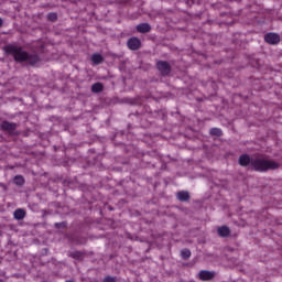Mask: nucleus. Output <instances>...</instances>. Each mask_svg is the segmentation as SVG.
Wrapping results in <instances>:
<instances>
[{"instance_id": "a211bd4d", "label": "nucleus", "mask_w": 282, "mask_h": 282, "mask_svg": "<svg viewBox=\"0 0 282 282\" xmlns=\"http://www.w3.org/2000/svg\"><path fill=\"white\" fill-rule=\"evenodd\" d=\"M102 282H116V279L108 276V278H105Z\"/></svg>"}, {"instance_id": "aec40b11", "label": "nucleus", "mask_w": 282, "mask_h": 282, "mask_svg": "<svg viewBox=\"0 0 282 282\" xmlns=\"http://www.w3.org/2000/svg\"><path fill=\"white\" fill-rule=\"evenodd\" d=\"M3 25V20L0 18V28Z\"/></svg>"}, {"instance_id": "7ed1b4c3", "label": "nucleus", "mask_w": 282, "mask_h": 282, "mask_svg": "<svg viewBox=\"0 0 282 282\" xmlns=\"http://www.w3.org/2000/svg\"><path fill=\"white\" fill-rule=\"evenodd\" d=\"M156 67L162 76H169V74H171V65L165 61L158 62Z\"/></svg>"}, {"instance_id": "1a4fd4ad", "label": "nucleus", "mask_w": 282, "mask_h": 282, "mask_svg": "<svg viewBox=\"0 0 282 282\" xmlns=\"http://www.w3.org/2000/svg\"><path fill=\"white\" fill-rule=\"evenodd\" d=\"M25 215H26V213H25V209H23V208H18L13 213V217L18 221H21V220L25 219Z\"/></svg>"}, {"instance_id": "f3484780", "label": "nucleus", "mask_w": 282, "mask_h": 282, "mask_svg": "<svg viewBox=\"0 0 282 282\" xmlns=\"http://www.w3.org/2000/svg\"><path fill=\"white\" fill-rule=\"evenodd\" d=\"M47 19L48 21H56L58 15L56 13H48Z\"/></svg>"}, {"instance_id": "0eeeda50", "label": "nucleus", "mask_w": 282, "mask_h": 282, "mask_svg": "<svg viewBox=\"0 0 282 282\" xmlns=\"http://www.w3.org/2000/svg\"><path fill=\"white\" fill-rule=\"evenodd\" d=\"M200 281H212L215 279V272L203 270L198 273Z\"/></svg>"}, {"instance_id": "9b49d317", "label": "nucleus", "mask_w": 282, "mask_h": 282, "mask_svg": "<svg viewBox=\"0 0 282 282\" xmlns=\"http://www.w3.org/2000/svg\"><path fill=\"white\" fill-rule=\"evenodd\" d=\"M176 197L178 202H188V199H191V194L186 191H181L176 194Z\"/></svg>"}, {"instance_id": "2eb2a0df", "label": "nucleus", "mask_w": 282, "mask_h": 282, "mask_svg": "<svg viewBox=\"0 0 282 282\" xmlns=\"http://www.w3.org/2000/svg\"><path fill=\"white\" fill-rule=\"evenodd\" d=\"M209 133L210 135H216L217 138H220V135H223L221 129L219 128H212Z\"/></svg>"}, {"instance_id": "f257e3e1", "label": "nucleus", "mask_w": 282, "mask_h": 282, "mask_svg": "<svg viewBox=\"0 0 282 282\" xmlns=\"http://www.w3.org/2000/svg\"><path fill=\"white\" fill-rule=\"evenodd\" d=\"M238 162L240 166L250 165L253 171H259L260 173H265V171H276V169L281 166L276 161L265 159L261 155L250 158L248 154H242L239 156Z\"/></svg>"}, {"instance_id": "423d86ee", "label": "nucleus", "mask_w": 282, "mask_h": 282, "mask_svg": "<svg viewBox=\"0 0 282 282\" xmlns=\"http://www.w3.org/2000/svg\"><path fill=\"white\" fill-rule=\"evenodd\" d=\"M127 45L129 50H132L133 52H135V50H140L142 42L138 37H131L128 40Z\"/></svg>"}, {"instance_id": "20e7f679", "label": "nucleus", "mask_w": 282, "mask_h": 282, "mask_svg": "<svg viewBox=\"0 0 282 282\" xmlns=\"http://www.w3.org/2000/svg\"><path fill=\"white\" fill-rule=\"evenodd\" d=\"M0 127L2 131H6L10 135L14 134V131H17V123L14 122L2 121Z\"/></svg>"}, {"instance_id": "f8f14e48", "label": "nucleus", "mask_w": 282, "mask_h": 282, "mask_svg": "<svg viewBox=\"0 0 282 282\" xmlns=\"http://www.w3.org/2000/svg\"><path fill=\"white\" fill-rule=\"evenodd\" d=\"M102 89H105V87L102 86L101 83H95V84L91 86V91H93V94H100V91H102Z\"/></svg>"}, {"instance_id": "f03ea898", "label": "nucleus", "mask_w": 282, "mask_h": 282, "mask_svg": "<svg viewBox=\"0 0 282 282\" xmlns=\"http://www.w3.org/2000/svg\"><path fill=\"white\" fill-rule=\"evenodd\" d=\"M7 54L13 56L15 63H25L26 65H36L39 63V55L36 53L30 54L28 51L19 45H8L6 46Z\"/></svg>"}, {"instance_id": "39448f33", "label": "nucleus", "mask_w": 282, "mask_h": 282, "mask_svg": "<svg viewBox=\"0 0 282 282\" xmlns=\"http://www.w3.org/2000/svg\"><path fill=\"white\" fill-rule=\"evenodd\" d=\"M265 43H269L270 45H276L281 42V36L276 33H268L264 35Z\"/></svg>"}, {"instance_id": "ddd939ff", "label": "nucleus", "mask_w": 282, "mask_h": 282, "mask_svg": "<svg viewBox=\"0 0 282 282\" xmlns=\"http://www.w3.org/2000/svg\"><path fill=\"white\" fill-rule=\"evenodd\" d=\"M17 186H23L25 184V178L22 175H17L13 180Z\"/></svg>"}, {"instance_id": "4468645a", "label": "nucleus", "mask_w": 282, "mask_h": 282, "mask_svg": "<svg viewBox=\"0 0 282 282\" xmlns=\"http://www.w3.org/2000/svg\"><path fill=\"white\" fill-rule=\"evenodd\" d=\"M91 61L95 65H100V63H102V55L100 54H94L91 56Z\"/></svg>"}, {"instance_id": "6ab92c4d", "label": "nucleus", "mask_w": 282, "mask_h": 282, "mask_svg": "<svg viewBox=\"0 0 282 282\" xmlns=\"http://www.w3.org/2000/svg\"><path fill=\"white\" fill-rule=\"evenodd\" d=\"M61 226H63V223H56L55 224V228H61Z\"/></svg>"}, {"instance_id": "dca6fc26", "label": "nucleus", "mask_w": 282, "mask_h": 282, "mask_svg": "<svg viewBox=\"0 0 282 282\" xmlns=\"http://www.w3.org/2000/svg\"><path fill=\"white\" fill-rule=\"evenodd\" d=\"M181 256H182L183 259H191V250H188V249H183V250L181 251Z\"/></svg>"}, {"instance_id": "6e6552de", "label": "nucleus", "mask_w": 282, "mask_h": 282, "mask_svg": "<svg viewBox=\"0 0 282 282\" xmlns=\"http://www.w3.org/2000/svg\"><path fill=\"white\" fill-rule=\"evenodd\" d=\"M137 32H140L141 34H147L151 32V24L149 23H141L137 25Z\"/></svg>"}, {"instance_id": "9d476101", "label": "nucleus", "mask_w": 282, "mask_h": 282, "mask_svg": "<svg viewBox=\"0 0 282 282\" xmlns=\"http://www.w3.org/2000/svg\"><path fill=\"white\" fill-rule=\"evenodd\" d=\"M218 237H230V228L228 226H220L217 228Z\"/></svg>"}]
</instances>
